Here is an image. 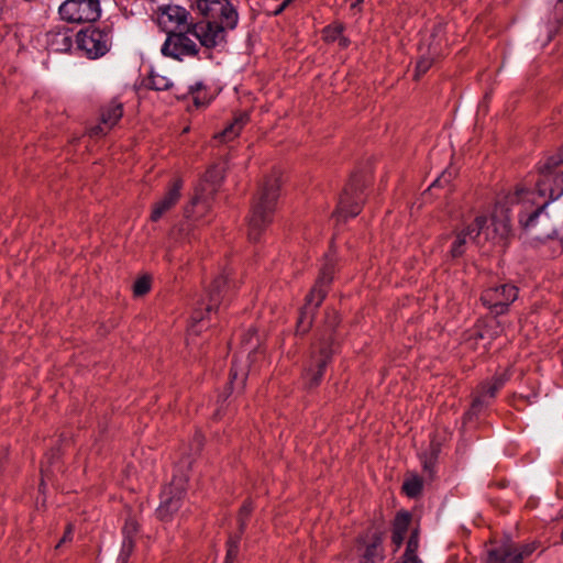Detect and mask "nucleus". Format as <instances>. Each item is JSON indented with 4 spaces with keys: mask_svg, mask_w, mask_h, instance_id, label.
<instances>
[{
    "mask_svg": "<svg viewBox=\"0 0 563 563\" xmlns=\"http://www.w3.org/2000/svg\"><path fill=\"white\" fill-rule=\"evenodd\" d=\"M133 549H134V541H133V539H124L123 538L121 553H120V556H119V560L121 561V563H126L128 558L132 553Z\"/></svg>",
    "mask_w": 563,
    "mask_h": 563,
    "instance_id": "nucleus-32",
    "label": "nucleus"
},
{
    "mask_svg": "<svg viewBox=\"0 0 563 563\" xmlns=\"http://www.w3.org/2000/svg\"><path fill=\"white\" fill-rule=\"evenodd\" d=\"M410 519H411V517H410L409 512H406V511L398 512L395 518V521H394L393 530H395L397 532H402L406 534L409 523H410Z\"/></svg>",
    "mask_w": 563,
    "mask_h": 563,
    "instance_id": "nucleus-26",
    "label": "nucleus"
},
{
    "mask_svg": "<svg viewBox=\"0 0 563 563\" xmlns=\"http://www.w3.org/2000/svg\"><path fill=\"white\" fill-rule=\"evenodd\" d=\"M139 525L132 517L126 518L123 527V538L133 539V536L137 532Z\"/></svg>",
    "mask_w": 563,
    "mask_h": 563,
    "instance_id": "nucleus-31",
    "label": "nucleus"
},
{
    "mask_svg": "<svg viewBox=\"0 0 563 563\" xmlns=\"http://www.w3.org/2000/svg\"><path fill=\"white\" fill-rule=\"evenodd\" d=\"M151 87L155 90H167L172 88L173 82L166 76L153 73L150 77Z\"/></svg>",
    "mask_w": 563,
    "mask_h": 563,
    "instance_id": "nucleus-24",
    "label": "nucleus"
},
{
    "mask_svg": "<svg viewBox=\"0 0 563 563\" xmlns=\"http://www.w3.org/2000/svg\"><path fill=\"white\" fill-rule=\"evenodd\" d=\"M290 2L291 0H284L283 3L278 7V9H276L275 13L279 14Z\"/></svg>",
    "mask_w": 563,
    "mask_h": 563,
    "instance_id": "nucleus-42",
    "label": "nucleus"
},
{
    "mask_svg": "<svg viewBox=\"0 0 563 563\" xmlns=\"http://www.w3.org/2000/svg\"><path fill=\"white\" fill-rule=\"evenodd\" d=\"M504 382L505 380L501 377H495L493 382L483 385L479 394L473 400V409H477L485 405L486 397H495L496 393L503 387Z\"/></svg>",
    "mask_w": 563,
    "mask_h": 563,
    "instance_id": "nucleus-21",
    "label": "nucleus"
},
{
    "mask_svg": "<svg viewBox=\"0 0 563 563\" xmlns=\"http://www.w3.org/2000/svg\"><path fill=\"white\" fill-rule=\"evenodd\" d=\"M198 201V198H194L192 205H195Z\"/></svg>",
    "mask_w": 563,
    "mask_h": 563,
    "instance_id": "nucleus-46",
    "label": "nucleus"
},
{
    "mask_svg": "<svg viewBox=\"0 0 563 563\" xmlns=\"http://www.w3.org/2000/svg\"><path fill=\"white\" fill-rule=\"evenodd\" d=\"M151 288V280L148 277L144 276L139 278L133 286L134 294L136 296L145 295Z\"/></svg>",
    "mask_w": 563,
    "mask_h": 563,
    "instance_id": "nucleus-30",
    "label": "nucleus"
},
{
    "mask_svg": "<svg viewBox=\"0 0 563 563\" xmlns=\"http://www.w3.org/2000/svg\"><path fill=\"white\" fill-rule=\"evenodd\" d=\"M185 495L184 479L174 477L170 485L163 490L162 501L157 509V514L162 519H166L176 512L181 504Z\"/></svg>",
    "mask_w": 563,
    "mask_h": 563,
    "instance_id": "nucleus-11",
    "label": "nucleus"
},
{
    "mask_svg": "<svg viewBox=\"0 0 563 563\" xmlns=\"http://www.w3.org/2000/svg\"><path fill=\"white\" fill-rule=\"evenodd\" d=\"M506 200V203L522 205L519 222L532 239L544 241L556 235L562 214L555 212L554 208L550 210L551 202L548 199H538L536 192L519 186Z\"/></svg>",
    "mask_w": 563,
    "mask_h": 563,
    "instance_id": "nucleus-2",
    "label": "nucleus"
},
{
    "mask_svg": "<svg viewBox=\"0 0 563 563\" xmlns=\"http://www.w3.org/2000/svg\"><path fill=\"white\" fill-rule=\"evenodd\" d=\"M238 551H239V540L231 539L228 542L225 563H232L238 555Z\"/></svg>",
    "mask_w": 563,
    "mask_h": 563,
    "instance_id": "nucleus-33",
    "label": "nucleus"
},
{
    "mask_svg": "<svg viewBox=\"0 0 563 563\" xmlns=\"http://www.w3.org/2000/svg\"><path fill=\"white\" fill-rule=\"evenodd\" d=\"M46 44L53 52H67L73 43L68 31L52 30L46 34Z\"/></svg>",
    "mask_w": 563,
    "mask_h": 563,
    "instance_id": "nucleus-18",
    "label": "nucleus"
},
{
    "mask_svg": "<svg viewBox=\"0 0 563 563\" xmlns=\"http://www.w3.org/2000/svg\"><path fill=\"white\" fill-rule=\"evenodd\" d=\"M486 563H521L514 552V545L507 543L488 551Z\"/></svg>",
    "mask_w": 563,
    "mask_h": 563,
    "instance_id": "nucleus-19",
    "label": "nucleus"
},
{
    "mask_svg": "<svg viewBox=\"0 0 563 563\" xmlns=\"http://www.w3.org/2000/svg\"><path fill=\"white\" fill-rule=\"evenodd\" d=\"M325 296V290L314 285L311 289L310 294L307 296V302L301 311L300 318L298 320V331L302 333L307 331L310 325L311 317L313 310L319 307Z\"/></svg>",
    "mask_w": 563,
    "mask_h": 563,
    "instance_id": "nucleus-17",
    "label": "nucleus"
},
{
    "mask_svg": "<svg viewBox=\"0 0 563 563\" xmlns=\"http://www.w3.org/2000/svg\"><path fill=\"white\" fill-rule=\"evenodd\" d=\"M197 40L188 30L168 31L162 53L165 56L183 60L185 57H194L198 54Z\"/></svg>",
    "mask_w": 563,
    "mask_h": 563,
    "instance_id": "nucleus-8",
    "label": "nucleus"
},
{
    "mask_svg": "<svg viewBox=\"0 0 563 563\" xmlns=\"http://www.w3.org/2000/svg\"><path fill=\"white\" fill-rule=\"evenodd\" d=\"M432 64H433L432 57H424V56L421 57L417 62L415 78L419 79L423 74H426L428 71V69L432 66Z\"/></svg>",
    "mask_w": 563,
    "mask_h": 563,
    "instance_id": "nucleus-28",
    "label": "nucleus"
},
{
    "mask_svg": "<svg viewBox=\"0 0 563 563\" xmlns=\"http://www.w3.org/2000/svg\"><path fill=\"white\" fill-rule=\"evenodd\" d=\"M255 333V331H251L247 335H253Z\"/></svg>",
    "mask_w": 563,
    "mask_h": 563,
    "instance_id": "nucleus-47",
    "label": "nucleus"
},
{
    "mask_svg": "<svg viewBox=\"0 0 563 563\" xmlns=\"http://www.w3.org/2000/svg\"><path fill=\"white\" fill-rule=\"evenodd\" d=\"M511 233L510 216L506 205L498 202L487 219L477 216L467 224L445 238L448 253L452 258L464 255L471 245L482 246L486 242L504 244Z\"/></svg>",
    "mask_w": 563,
    "mask_h": 563,
    "instance_id": "nucleus-1",
    "label": "nucleus"
},
{
    "mask_svg": "<svg viewBox=\"0 0 563 563\" xmlns=\"http://www.w3.org/2000/svg\"><path fill=\"white\" fill-rule=\"evenodd\" d=\"M342 32V26H328L324 29V37L327 41H335Z\"/></svg>",
    "mask_w": 563,
    "mask_h": 563,
    "instance_id": "nucleus-35",
    "label": "nucleus"
},
{
    "mask_svg": "<svg viewBox=\"0 0 563 563\" xmlns=\"http://www.w3.org/2000/svg\"><path fill=\"white\" fill-rule=\"evenodd\" d=\"M533 551L534 547L532 544L523 545L521 549H517L514 547V552L521 563L522 559L529 556Z\"/></svg>",
    "mask_w": 563,
    "mask_h": 563,
    "instance_id": "nucleus-36",
    "label": "nucleus"
},
{
    "mask_svg": "<svg viewBox=\"0 0 563 563\" xmlns=\"http://www.w3.org/2000/svg\"><path fill=\"white\" fill-rule=\"evenodd\" d=\"M456 175V170L453 168L445 169L431 185V187H441L449 184Z\"/></svg>",
    "mask_w": 563,
    "mask_h": 563,
    "instance_id": "nucleus-29",
    "label": "nucleus"
},
{
    "mask_svg": "<svg viewBox=\"0 0 563 563\" xmlns=\"http://www.w3.org/2000/svg\"><path fill=\"white\" fill-rule=\"evenodd\" d=\"M331 353L332 350L330 349L328 342H321L317 347H314L311 355V364L305 374V379L309 388L319 385L323 375V369L330 360Z\"/></svg>",
    "mask_w": 563,
    "mask_h": 563,
    "instance_id": "nucleus-13",
    "label": "nucleus"
},
{
    "mask_svg": "<svg viewBox=\"0 0 563 563\" xmlns=\"http://www.w3.org/2000/svg\"><path fill=\"white\" fill-rule=\"evenodd\" d=\"M123 114V104L118 100H112L108 106H106L101 111V122L100 124L93 126L90 130L91 135H101L106 134L109 130H111L118 121L121 119Z\"/></svg>",
    "mask_w": 563,
    "mask_h": 563,
    "instance_id": "nucleus-16",
    "label": "nucleus"
},
{
    "mask_svg": "<svg viewBox=\"0 0 563 563\" xmlns=\"http://www.w3.org/2000/svg\"><path fill=\"white\" fill-rule=\"evenodd\" d=\"M431 467H432V462H431V461H424V462H423V468H424V471H429V472H431Z\"/></svg>",
    "mask_w": 563,
    "mask_h": 563,
    "instance_id": "nucleus-43",
    "label": "nucleus"
},
{
    "mask_svg": "<svg viewBox=\"0 0 563 563\" xmlns=\"http://www.w3.org/2000/svg\"><path fill=\"white\" fill-rule=\"evenodd\" d=\"M231 384L234 382V380H238L239 378H241V382L243 383L244 382V377H245V373L242 371L241 373L238 372L236 367L233 366V368L231 369Z\"/></svg>",
    "mask_w": 563,
    "mask_h": 563,
    "instance_id": "nucleus-40",
    "label": "nucleus"
},
{
    "mask_svg": "<svg viewBox=\"0 0 563 563\" xmlns=\"http://www.w3.org/2000/svg\"><path fill=\"white\" fill-rule=\"evenodd\" d=\"M202 448V437L201 434H196L192 444H191V452L197 454Z\"/></svg>",
    "mask_w": 563,
    "mask_h": 563,
    "instance_id": "nucleus-38",
    "label": "nucleus"
},
{
    "mask_svg": "<svg viewBox=\"0 0 563 563\" xmlns=\"http://www.w3.org/2000/svg\"><path fill=\"white\" fill-rule=\"evenodd\" d=\"M249 121V114L243 112L234 117V120L229 124L220 134L216 137L222 142H229L234 140L242 131L244 125Z\"/></svg>",
    "mask_w": 563,
    "mask_h": 563,
    "instance_id": "nucleus-20",
    "label": "nucleus"
},
{
    "mask_svg": "<svg viewBox=\"0 0 563 563\" xmlns=\"http://www.w3.org/2000/svg\"><path fill=\"white\" fill-rule=\"evenodd\" d=\"M562 541H563V530H562Z\"/></svg>",
    "mask_w": 563,
    "mask_h": 563,
    "instance_id": "nucleus-48",
    "label": "nucleus"
},
{
    "mask_svg": "<svg viewBox=\"0 0 563 563\" xmlns=\"http://www.w3.org/2000/svg\"><path fill=\"white\" fill-rule=\"evenodd\" d=\"M363 197L360 192V185L353 180L341 195L338 206V214L340 217H355L361 211Z\"/></svg>",
    "mask_w": 563,
    "mask_h": 563,
    "instance_id": "nucleus-14",
    "label": "nucleus"
},
{
    "mask_svg": "<svg viewBox=\"0 0 563 563\" xmlns=\"http://www.w3.org/2000/svg\"><path fill=\"white\" fill-rule=\"evenodd\" d=\"M195 103H196L197 106H200V102H199V100H198L197 98L195 99Z\"/></svg>",
    "mask_w": 563,
    "mask_h": 563,
    "instance_id": "nucleus-45",
    "label": "nucleus"
},
{
    "mask_svg": "<svg viewBox=\"0 0 563 563\" xmlns=\"http://www.w3.org/2000/svg\"><path fill=\"white\" fill-rule=\"evenodd\" d=\"M252 511V504L251 503H245L241 509H240V514H239V523H240V531L242 532L243 529H244V526H245V518L251 514Z\"/></svg>",
    "mask_w": 563,
    "mask_h": 563,
    "instance_id": "nucleus-34",
    "label": "nucleus"
},
{
    "mask_svg": "<svg viewBox=\"0 0 563 563\" xmlns=\"http://www.w3.org/2000/svg\"><path fill=\"white\" fill-rule=\"evenodd\" d=\"M405 533L393 530L391 541L396 545V550L400 548L405 539Z\"/></svg>",
    "mask_w": 563,
    "mask_h": 563,
    "instance_id": "nucleus-39",
    "label": "nucleus"
},
{
    "mask_svg": "<svg viewBox=\"0 0 563 563\" xmlns=\"http://www.w3.org/2000/svg\"><path fill=\"white\" fill-rule=\"evenodd\" d=\"M418 547V533L417 531H413L407 542L401 563H422V561L417 555Z\"/></svg>",
    "mask_w": 563,
    "mask_h": 563,
    "instance_id": "nucleus-23",
    "label": "nucleus"
},
{
    "mask_svg": "<svg viewBox=\"0 0 563 563\" xmlns=\"http://www.w3.org/2000/svg\"><path fill=\"white\" fill-rule=\"evenodd\" d=\"M188 11L179 5H167L162 10L158 15L159 24L165 29L166 34L168 31L188 30L192 34L195 23L189 22Z\"/></svg>",
    "mask_w": 563,
    "mask_h": 563,
    "instance_id": "nucleus-12",
    "label": "nucleus"
},
{
    "mask_svg": "<svg viewBox=\"0 0 563 563\" xmlns=\"http://www.w3.org/2000/svg\"><path fill=\"white\" fill-rule=\"evenodd\" d=\"M222 169L219 167H212L206 174V179L208 181L218 183L222 179Z\"/></svg>",
    "mask_w": 563,
    "mask_h": 563,
    "instance_id": "nucleus-37",
    "label": "nucleus"
},
{
    "mask_svg": "<svg viewBox=\"0 0 563 563\" xmlns=\"http://www.w3.org/2000/svg\"><path fill=\"white\" fill-rule=\"evenodd\" d=\"M277 176L267 177L261 186L249 217V239L257 241L263 230L271 223L278 197Z\"/></svg>",
    "mask_w": 563,
    "mask_h": 563,
    "instance_id": "nucleus-4",
    "label": "nucleus"
},
{
    "mask_svg": "<svg viewBox=\"0 0 563 563\" xmlns=\"http://www.w3.org/2000/svg\"><path fill=\"white\" fill-rule=\"evenodd\" d=\"M78 47L84 51L89 58L103 56L111 47L112 34L109 26L88 27L77 34Z\"/></svg>",
    "mask_w": 563,
    "mask_h": 563,
    "instance_id": "nucleus-6",
    "label": "nucleus"
},
{
    "mask_svg": "<svg viewBox=\"0 0 563 563\" xmlns=\"http://www.w3.org/2000/svg\"><path fill=\"white\" fill-rule=\"evenodd\" d=\"M363 1L364 0H355V3H353V5H356V4H358V3L363 2Z\"/></svg>",
    "mask_w": 563,
    "mask_h": 563,
    "instance_id": "nucleus-44",
    "label": "nucleus"
},
{
    "mask_svg": "<svg viewBox=\"0 0 563 563\" xmlns=\"http://www.w3.org/2000/svg\"><path fill=\"white\" fill-rule=\"evenodd\" d=\"M71 532H73V527L71 526H68L63 539L59 541V543L57 544V548L63 543V542H66L67 540L70 539V536H71Z\"/></svg>",
    "mask_w": 563,
    "mask_h": 563,
    "instance_id": "nucleus-41",
    "label": "nucleus"
},
{
    "mask_svg": "<svg viewBox=\"0 0 563 563\" xmlns=\"http://www.w3.org/2000/svg\"><path fill=\"white\" fill-rule=\"evenodd\" d=\"M196 10L206 19L195 23L192 35L201 46L213 48L225 42L228 30L238 23V12L229 0H201Z\"/></svg>",
    "mask_w": 563,
    "mask_h": 563,
    "instance_id": "nucleus-3",
    "label": "nucleus"
},
{
    "mask_svg": "<svg viewBox=\"0 0 563 563\" xmlns=\"http://www.w3.org/2000/svg\"><path fill=\"white\" fill-rule=\"evenodd\" d=\"M183 188V180L175 179L167 189L166 194L154 203L151 220L158 221L166 212L173 209L180 199V191Z\"/></svg>",
    "mask_w": 563,
    "mask_h": 563,
    "instance_id": "nucleus-15",
    "label": "nucleus"
},
{
    "mask_svg": "<svg viewBox=\"0 0 563 563\" xmlns=\"http://www.w3.org/2000/svg\"><path fill=\"white\" fill-rule=\"evenodd\" d=\"M383 538L380 533H374L372 542L366 545L360 563H382L383 556L379 552Z\"/></svg>",
    "mask_w": 563,
    "mask_h": 563,
    "instance_id": "nucleus-22",
    "label": "nucleus"
},
{
    "mask_svg": "<svg viewBox=\"0 0 563 563\" xmlns=\"http://www.w3.org/2000/svg\"><path fill=\"white\" fill-rule=\"evenodd\" d=\"M58 11L70 23L95 22L101 13L99 0H66Z\"/></svg>",
    "mask_w": 563,
    "mask_h": 563,
    "instance_id": "nucleus-7",
    "label": "nucleus"
},
{
    "mask_svg": "<svg viewBox=\"0 0 563 563\" xmlns=\"http://www.w3.org/2000/svg\"><path fill=\"white\" fill-rule=\"evenodd\" d=\"M422 481L419 477H412L404 483V490L409 497H416L421 493Z\"/></svg>",
    "mask_w": 563,
    "mask_h": 563,
    "instance_id": "nucleus-25",
    "label": "nucleus"
},
{
    "mask_svg": "<svg viewBox=\"0 0 563 563\" xmlns=\"http://www.w3.org/2000/svg\"><path fill=\"white\" fill-rule=\"evenodd\" d=\"M558 164L559 161L551 157L539 167L540 178L532 190L538 199L552 202L563 195V170L554 168Z\"/></svg>",
    "mask_w": 563,
    "mask_h": 563,
    "instance_id": "nucleus-5",
    "label": "nucleus"
},
{
    "mask_svg": "<svg viewBox=\"0 0 563 563\" xmlns=\"http://www.w3.org/2000/svg\"><path fill=\"white\" fill-rule=\"evenodd\" d=\"M333 267L329 264L324 265L320 276L316 283V286L323 288L332 280Z\"/></svg>",
    "mask_w": 563,
    "mask_h": 563,
    "instance_id": "nucleus-27",
    "label": "nucleus"
},
{
    "mask_svg": "<svg viewBox=\"0 0 563 563\" xmlns=\"http://www.w3.org/2000/svg\"><path fill=\"white\" fill-rule=\"evenodd\" d=\"M230 271H224L212 282L211 287L207 294L208 301L206 302L202 300L200 306L194 312L192 319L195 321H201L203 319L202 310H205L206 313H210L214 308L219 306L221 299L224 297L225 291L230 288Z\"/></svg>",
    "mask_w": 563,
    "mask_h": 563,
    "instance_id": "nucleus-10",
    "label": "nucleus"
},
{
    "mask_svg": "<svg viewBox=\"0 0 563 563\" xmlns=\"http://www.w3.org/2000/svg\"><path fill=\"white\" fill-rule=\"evenodd\" d=\"M518 289L510 284H500L488 287L482 294L483 305L495 316L505 313L508 307L517 299Z\"/></svg>",
    "mask_w": 563,
    "mask_h": 563,
    "instance_id": "nucleus-9",
    "label": "nucleus"
}]
</instances>
